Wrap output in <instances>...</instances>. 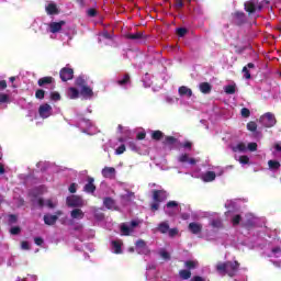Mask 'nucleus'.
Masks as SVG:
<instances>
[{"mask_svg":"<svg viewBox=\"0 0 281 281\" xmlns=\"http://www.w3.org/2000/svg\"><path fill=\"white\" fill-rule=\"evenodd\" d=\"M224 91H225V93H227L228 95H234V93H236V86H234V85L226 86V87L224 88Z\"/></svg>","mask_w":281,"mask_h":281,"instance_id":"nucleus-32","label":"nucleus"},{"mask_svg":"<svg viewBox=\"0 0 281 281\" xmlns=\"http://www.w3.org/2000/svg\"><path fill=\"white\" fill-rule=\"evenodd\" d=\"M190 159V156H188V154H183L178 158V161H180V164H188Z\"/></svg>","mask_w":281,"mask_h":281,"instance_id":"nucleus-40","label":"nucleus"},{"mask_svg":"<svg viewBox=\"0 0 281 281\" xmlns=\"http://www.w3.org/2000/svg\"><path fill=\"white\" fill-rule=\"evenodd\" d=\"M10 103V95L5 93L0 94V104H8Z\"/></svg>","mask_w":281,"mask_h":281,"instance_id":"nucleus-35","label":"nucleus"},{"mask_svg":"<svg viewBox=\"0 0 281 281\" xmlns=\"http://www.w3.org/2000/svg\"><path fill=\"white\" fill-rule=\"evenodd\" d=\"M8 88V82H5V80H1L0 81V91H3V89Z\"/></svg>","mask_w":281,"mask_h":281,"instance_id":"nucleus-55","label":"nucleus"},{"mask_svg":"<svg viewBox=\"0 0 281 281\" xmlns=\"http://www.w3.org/2000/svg\"><path fill=\"white\" fill-rule=\"evenodd\" d=\"M247 128H248V131H251L254 133V131H256V128H258V125L256 124V122H249L247 124Z\"/></svg>","mask_w":281,"mask_h":281,"instance_id":"nucleus-45","label":"nucleus"},{"mask_svg":"<svg viewBox=\"0 0 281 281\" xmlns=\"http://www.w3.org/2000/svg\"><path fill=\"white\" fill-rule=\"evenodd\" d=\"M177 34H178V36H186V34H188V30L180 27L177 30Z\"/></svg>","mask_w":281,"mask_h":281,"instance_id":"nucleus-50","label":"nucleus"},{"mask_svg":"<svg viewBox=\"0 0 281 281\" xmlns=\"http://www.w3.org/2000/svg\"><path fill=\"white\" fill-rule=\"evenodd\" d=\"M78 95H80V92L78 91V89L76 88H69L67 90V97L70 99V100H76L78 99Z\"/></svg>","mask_w":281,"mask_h":281,"instance_id":"nucleus-22","label":"nucleus"},{"mask_svg":"<svg viewBox=\"0 0 281 281\" xmlns=\"http://www.w3.org/2000/svg\"><path fill=\"white\" fill-rule=\"evenodd\" d=\"M130 82H131V77L128 75H125L123 79H120L117 81V85H120L121 87H124V85H128Z\"/></svg>","mask_w":281,"mask_h":281,"instance_id":"nucleus-34","label":"nucleus"},{"mask_svg":"<svg viewBox=\"0 0 281 281\" xmlns=\"http://www.w3.org/2000/svg\"><path fill=\"white\" fill-rule=\"evenodd\" d=\"M272 254H274V256H278V254H281V248L280 247L273 248Z\"/></svg>","mask_w":281,"mask_h":281,"instance_id":"nucleus-63","label":"nucleus"},{"mask_svg":"<svg viewBox=\"0 0 281 281\" xmlns=\"http://www.w3.org/2000/svg\"><path fill=\"white\" fill-rule=\"evenodd\" d=\"M202 181L205 183H210L216 179V173L214 171H207L201 176Z\"/></svg>","mask_w":281,"mask_h":281,"instance_id":"nucleus-14","label":"nucleus"},{"mask_svg":"<svg viewBox=\"0 0 281 281\" xmlns=\"http://www.w3.org/2000/svg\"><path fill=\"white\" fill-rule=\"evenodd\" d=\"M143 34L137 32L134 34H128L127 38H130L131 41H139V38H142Z\"/></svg>","mask_w":281,"mask_h":281,"instance_id":"nucleus-37","label":"nucleus"},{"mask_svg":"<svg viewBox=\"0 0 281 281\" xmlns=\"http://www.w3.org/2000/svg\"><path fill=\"white\" fill-rule=\"evenodd\" d=\"M211 225L212 227H216L218 229L223 227V222L221 221V218H215V220H212Z\"/></svg>","mask_w":281,"mask_h":281,"instance_id":"nucleus-36","label":"nucleus"},{"mask_svg":"<svg viewBox=\"0 0 281 281\" xmlns=\"http://www.w3.org/2000/svg\"><path fill=\"white\" fill-rule=\"evenodd\" d=\"M233 225H238L240 223V215H235L232 220Z\"/></svg>","mask_w":281,"mask_h":281,"instance_id":"nucleus-53","label":"nucleus"},{"mask_svg":"<svg viewBox=\"0 0 281 281\" xmlns=\"http://www.w3.org/2000/svg\"><path fill=\"white\" fill-rule=\"evenodd\" d=\"M274 153H273V155H276V153H281V145L280 144H278V143H276L274 144Z\"/></svg>","mask_w":281,"mask_h":281,"instance_id":"nucleus-58","label":"nucleus"},{"mask_svg":"<svg viewBox=\"0 0 281 281\" xmlns=\"http://www.w3.org/2000/svg\"><path fill=\"white\" fill-rule=\"evenodd\" d=\"M70 218L72 221H82L85 218V212L80 209H75L70 212Z\"/></svg>","mask_w":281,"mask_h":281,"instance_id":"nucleus-12","label":"nucleus"},{"mask_svg":"<svg viewBox=\"0 0 281 281\" xmlns=\"http://www.w3.org/2000/svg\"><path fill=\"white\" fill-rule=\"evenodd\" d=\"M103 203H104L105 207H108V210H113V207H115V201H113V199H111V198H105L103 200Z\"/></svg>","mask_w":281,"mask_h":281,"instance_id":"nucleus-28","label":"nucleus"},{"mask_svg":"<svg viewBox=\"0 0 281 281\" xmlns=\"http://www.w3.org/2000/svg\"><path fill=\"white\" fill-rule=\"evenodd\" d=\"M58 221V215H44V223L45 225H54Z\"/></svg>","mask_w":281,"mask_h":281,"instance_id":"nucleus-17","label":"nucleus"},{"mask_svg":"<svg viewBox=\"0 0 281 281\" xmlns=\"http://www.w3.org/2000/svg\"><path fill=\"white\" fill-rule=\"evenodd\" d=\"M245 10H246V12L254 14V12H256V10H258V5L254 1H248L245 3Z\"/></svg>","mask_w":281,"mask_h":281,"instance_id":"nucleus-19","label":"nucleus"},{"mask_svg":"<svg viewBox=\"0 0 281 281\" xmlns=\"http://www.w3.org/2000/svg\"><path fill=\"white\" fill-rule=\"evenodd\" d=\"M170 229V225H168V222H161L158 225V232H160V234H168Z\"/></svg>","mask_w":281,"mask_h":281,"instance_id":"nucleus-25","label":"nucleus"},{"mask_svg":"<svg viewBox=\"0 0 281 281\" xmlns=\"http://www.w3.org/2000/svg\"><path fill=\"white\" fill-rule=\"evenodd\" d=\"M239 267H240V263H238V261H225V262H217V265L215 266V269L221 276H229V278H234Z\"/></svg>","mask_w":281,"mask_h":281,"instance_id":"nucleus-1","label":"nucleus"},{"mask_svg":"<svg viewBox=\"0 0 281 281\" xmlns=\"http://www.w3.org/2000/svg\"><path fill=\"white\" fill-rule=\"evenodd\" d=\"M66 203L68 207H85V200L78 195L68 196Z\"/></svg>","mask_w":281,"mask_h":281,"instance_id":"nucleus-4","label":"nucleus"},{"mask_svg":"<svg viewBox=\"0 0 281 281\" xmlns=\"http://www.w3.org/2000/svg\"><path fill=\"white\" fill-rule=\"evenodd\" d=\"M115 168L113 167H105L102 169L101 173L104 179H115Z\"/></svg>","mask_w":281,"mask_h":281,"instance_id":"nucleus-11","label":"nucleus"},{"mask_svg":"<svg viewBox=\"0 0 281 281\" xmlns=\"http://www.w3.org/2000/svg\"><path fill=\"white\" fill-rule=\"evenodd\" d=\"M183 5V1L176 0V8H181Z\"/></svg>","mask_w":281,"mask_h":281,"instance_id":"nucleus-64","label":"nucleus"},{"mask_svg":"<svg viewBox=\"0 0 281 281\" xmlns=\"http://www.w3.org/2000/svg\"><path fill=\"white\" fill-rule=\"evenodd\" d=\"M234 153H247V145L245 143H239L236 146H233Z\"/></svg>","mask_w":281,"mask_h":281,"instance_id":"nucleus-24","label":"nucleus"},{"mask_svg":"<svg viewBox=\"0 0 281 281\" xmlns=\"http://www.w3.org/2000/svg\"><path fill=\"white\" fill-rule=\"evenodd\" d=\"M153 199L156 203H161V201H166V199H168V193L165 190H154Z\"/></svg>","mask_w":281,"mask_h":281,"instance_id":"nucleus-7","label":"nucleus"},{"mask_svg":"<svg viewBox=\"0 0 281 281\" xmlns=\"http://www.w3.org/2000/svg\"><path fill=\"white\" fill-rule=\"evenodd\" d=\"M151 210H153V212H157V210H159V202L153 203Z\"/></svg>","mask_w":281,"mask_h":281,"instance_id":"nucleus-59","label":"nucleus"},{"mask_svg":"<svg viewBox=\"0 0 281 281\" xmlns=\"http://www.w3.org/2000/svg\"><path fill=\"white\" fill-rule=\"evenodd\" d=\"M76 85L77 87H87V81L85 80V77H78L76 80Z\"/></svg>","mask_w":281,"mask_h":281,"instance_id":"nucleus-38","label":"nucleus"},{"mask_svg":"<svg viewBox=\"0 0 281 281\" xmlns=\"http://www.w3.org/2000/svg\"><path fill=\"white\" fill-rule=\"evenodd\" d=\"M47 14H58V7H56V3H49L46 7Z\"/></svg>","mask_w":281,"mask_h":281,"instance_id":"nucleus-27","label":"nucleus"},{"mask_svg":"<svg viewBox=\"0 0 281 281\" xmlns=\"http://www.w3.org/2000/svg\"><path fill=\"white\" fill-rule=\"evenodd\" d=\"M52 82H54V78L43 77V78L38 79L37 85L40 87H45V85H52Z\"/></svg>","mask_w":281,"mask_h":281,"instance_id":"nucleus-23","label":"nucleus"},{"mask_svg":"<svg viewBox=\"0 0 281 281\" xmlns=\"http://www.w3.org/2000/svg\"><path fill=\"white\" fill-rule=\"evenodd\" d=\"M21 248H22V249H25V250L30 249V243H27V241H22V243H21Z\"/></svg>","mask_w":281,"mask_h":281,"instance_id":"nucleus-56","label":"nucleus"},{"mask_svg":"<svg viewBox=\"0 0 281 281\" xmlns=\"http://www.w3.org/2000/svg\"><path fill=\"white\" fill-rule=\"evenodd\" d=\"M249 115H251V112L249 111V109L243 108L241 109V116L243 117H249Z\"/></svg>","mask_w":281,"mask_h":281,"instance_id":"nucleus-48","label":"nucleus"},{"mask_svg":"<svg viewBox=\"0 0 281 281\" xmlns=\"http://www.w3.org/2000/svg\"><path fill=\"white\" fill-rule=\"evenodd\" d=\"M139 225L138 221H132L130 224L123 223L120 226L122 236H131L135 232V227Z\"/></svg>","mask_w":281,"mask_h":281,"instance_id":"nucleus-2","label":"nucleus"},{"mask_svg":"<svg viewBox=\"0 0 281 281\" xmlns=\"http://www.w3.org/2000/svg\"><path fill=\"white\" fill-rule=\"evenodd\" d=\"M243 74H244V78H246V80H249L251 78V74L249 72V68L244 67L243 68Z\"/></svg>","mask_w":281,"mask_h":281,"instance_id":"nucleus-47","label":"nucleus"},{"mask_svg":"<svg viewBox=\"0 0 281 281\" xmlns=\"http://www.w3.org/2000/svg\"><path fill=\"white\" fill-rule=\"evenodd\" d=\"M179 276L182 280H190V278H192V272H190V270H180Z\"/></svg>","mask_w":281,"mask_h":281,"instance_id":"nucleus-29","label":"nucleus"},{"mask_svg":"<svg viewBox=\"0 0 281 281\" xmlns=\"http://www.w3.org/2000/svg\"><path fill=\"white\" fill-rule=\"evenodd\" d=\"M260 122L266 128H271V126H276V115L271 112H267L260 117Z\"/></svg>","mask_w":281,"mask_h":281,"instance_id":"nucleus-3","label":"nucleus"},{"mask_svg":"<svg viewBox=\"0 0 281 281\" xmlns=\"http://www.w3.org/2000/svg\"><path fill=\"white\" fill-rule=\"evenodd\" d=\"M10 233L13 235V236H16V234H21V228L19 226H15V227H12L10 229Z\"/></svg>","mask_w":281,"mask_h":281,"instance_id":"nucleus-51","label":"nucleus"},{"mask_svg":"<svg viewBox=\"0 0 281 281\" xmlns=\"http://www.w3.org/2000/svg\"><path fill=\"white\" fill-rule=\"evenodd\" d=\"M123 153H126V146L121 145L119 148L115 150V155H123Z\"/></svg>","mask_w":281,"mask_h":281,"instance_id":"nucleus-46","label":"nucleus"},{"mask_svg":"<svg viewBox=\"0 0 281 281\" xmlns=\"http://www.w3.org/2000/svg\"><path fill=\"white\" fill-rule=\"evenodd\" d=\"M59 76L63 82H67V80H71L74 78V69L65 67L60 70Z\"/></svg>","mask_w":281,"mask_h":281,"instance_id":"nucleus-9","label":"nucleus"},{"mask_svg":"<svg viewBox=\"0 0 281 281\" xmlns=\"http://www.w3.org/2000/svg\"><path fill=\"white\" fill-rule=\"evenodd\" d=\"M187 269H196L199 267V261L196 260H189L184 262Z\"/></svg>","mask_w":281,"mask_h":281,"instance_id":"nucleus-30","label":"nucleus"},{"mask_svg":"<svg viewBox=\"0 0 281 281\" xmlns=\"http://www.w3.org/2000/svg\"><path fill=\"white\" fill-rule=\"evenodd\" d=\"M87 13H88V16H95V14H98V11H95V9H89Z\"/></svg>","mask_w":281,"mask_h":281,"instance_id":"nucleus-54","label":"nucleus"},{"mask_svg":"<svg viewBox=\"0 0 281 281\" xmlns=\"http://www.w3.org/2000/svg\"><path fill=\"white\" fill-rule=\"evenodd\" d=\"M34 243H35V245L41 246V245H43V238H41V237H35V238H34Z\"/></svg>","mask_w":281,"mask_h":281,"instance_id":"nucleus-57","label":"nucleus"},{"mask_svg":"<svg viewBox=\"0 0 281 281\" xmlns=\"http://www.w3.org/2000/svg\"><path fill=\"white\" fill-rule=\"evenodd\" d=\"M165 212L168 216H175L179 212V203L177 201H169L166 204Z\"/></svg>","mask_w":281,"mask_h":281,"instance_id":"nucleus-5","label":"nucleus"},{"mask_svg":"<svg viewBox=\"0 0 281 281\" xmlns=\"http://www.w3.org/2000/svg\"><path fill=\"white\" fill-rule=\"evenodd\" d=\"M151 137L156 140H159L161 137H164V133L161 131H155L153 132Z\"/></svg>","mask_w":281,"mask_h":281,"instance_id":"nucleus-39","label":"nucleus"},{"mask_svg":"<svg viewBox=\"0 0 281 281\" xmlns=\"http://www.w3.org/2000/svg\"><path fill=\"white\" fill-rule=\"evenodd\" d=\"M159 256L162 257L164 260H170V254L166 250H160Z\"/></svg>","mask_w":281,"mask_h":281,"instance_id":"nucleus-44","label":"nucleus"},{"mask_svg":"<svg viewBox=\"0 0 281 281\" xmlns=\"http://www.w3.org/2000/svg\"><path fill=\"white\" fill-rule=\"evenodd\" d=\"M35 97L37 98V100H43V98H45V90H37L35 92Z\"/></svg>","mask_w":281,"mask_h":281,"instance_id":"nucleus-43","label":"nucleus"},{"mask_svg":"<svg viewBox=\"0 0 281 281\" xmlns=\"http://www.w3.org/2000/svg\"><path fill=\"white\" fill-rule=\"evenodd\" d=\"M136 251H138V254H144L145 256H148V254H150V249L148 248L144 239H138L136 241Z\"/></svg>","mask_w":281,"mask_h":281,"instance_id":"nucleus-6","label":"nucleus"},{"mask_svg":"<svg viewBox=\"0 0 281 281\" xmlns=\"http://www.w3.org/2000/svg\"><path fill=\"white\" fill-rule=\"evenodd\" d=\"M201 229H203V226L199 223H190L189 224V231L191 234H201Z\"/></svg>","mask_w":281,"mask_h":281,"instance_id":"nucleus-16","label":"nucleus"},{"mask_svg":"<svg viewBox=\"0 0 281 281\" xmlns=\"http://www.w3.org/2000/svg\"><path fill=\"white\" fill-rule=\"evenodd\" d=\"M9 223H11V224L16 223V215H10L9 216Z\"/></svg>","mask_w":281,"mask_h":281,"instance_id":"nucleus-61","label":"nucleus"},{"mask_svg":"<svg viewBox=\"0 0 281 281\" xmlns=\"http://www.w3.org/2000/svg\"><path fill=\"white\" fill-rule=\"evenodd\" d=\"M93 178H88V183L85 186V192L93 193L95 192V184H93Z\"/></svg>","mask_w":281,"mask_h":281,"instance_id":"nucleus-18","label":"nucleus"},{"mask_svg":"<svg viewBox=\"0 0 281 281\" xmlns=\"http://www.w3.org/2000/svg\"><path fill=\"white\" fill-rule=\"evenodd\" d=\"M238 161H239V164L245 166V165L249 164V157L248 156H240L238 158Z\"/></svg>","mask_w":281,"mask_h":281,"instance_id":"nucleus-42","label":"nucleus"},{"mask_svg":"<svg viewBox=\"0 0 281 281\" xmlns=\"http://www.w3.org/2000/svg\"><path fill=\"white\" fill-rule=\"evenodd\" d=\"M50 99H52V100H55V101L60 100V93H58V92H52V93H50Z\"/></svg>","mask_w":281,"mask_h":281,"instance_id":"nucleus-52","label":"nucleus"},{"mask_svg":"<svg viewBox=\"0 0 281 281\" xmlns=\"http://www.w3.org/2000/svg\"><path fill=\"white\" fill-rule=\"evenodd\" d=\"M199 89L201 93L207 94L212 91V85H210L209 82H202L200 83Z\"/></svg>","mask_w":281,"mask_h":281,"instance_id":"nucleus-21","label":"nucleus"},{"mask_svg":"<svg viewBox=\"0 0 281 281\" xmlns=\"http://www.w3.org/2000/svg\"><path fill=\"white\" fill-rule=\"evenodd\" d=\"M112 249L114 254H121L122 252V241L114 240L112 241Z\"/></svg>","mask_w":281,"mask_h":281,"instance_id":"nucleus-26","label":"nucleus"},{"mask_svg":"<svg viewBox=\"0 0 281 281\" xmlns=\"http://www.w3.org/2000/svg\"><path fill=\"white\" fill-rule=\"evenodd\" d=\"M167 233L171 238H173V236H177L179 234V231L177 228H169Z\"/></svg>","mask_w":281,"mask_h":281,"instance_id":"nucleus-49","label":"nucleus"},{"mask_svg":"<svg viewBox=\"0 0 281 281\" xmlns=\"http://www.w3.org/2000/svg\"><path fill=\"white\" fill-rule=\"evenodd\" d=\"M38 112H40L41 117H43L45 120V119L49 117V115H52V105H49L47 103L43 104L40 106Z\"/></svg>","mask_w":281,"mask_h":281,"instance_id":"nucleus-10","label":"nucleus"},{"mask_svg":"<svg viewBox=\"0 0 281 281\" xmlns=\"http://www.w3.org/2000/svg\"><path fill=\"white\" fill-rule=\"evenodd\" d=\"M268 166H269L270 170H278L280 168V161L269 160Z\"/></svg>","mask_w":281,"mask_h":281,"instance_id":"nucleus-31","label":"nucleus"},{"mask_svg":"<svg viewBox=\"0 0 281 281\" xmlns=\"http://www.w3.org/2000/svg\"><path fill=\"white\" fill-rule=\"evenodd\" d=\"M37 205H40V207H44V205H46V207L54 210V207H56V205H57V202L54 200H46V202H45L43 199H38Z\"/></svg>","mask_w":281,"mask_h":281,"instance_id":"nucleus-13","label":"nucleus"},{"mask_svg":"<svg viewBox=\"0 0 281 281\" xmlns=\"http://www.w3.org/2000/svg\"><path fill=\"white\" fill-rule=\"evenodd\" d=\"M247 148H248V150H250V153H256V150H258V144L249 143Z\"/></svg>","mask_w":281,"mask_h":281,"instance_id":"nucleus-41","label":"nucleus"},{"mask_svg":"<svg viewBox=\"0 0 281 281\" xmlns=\"http://www.w3.org/2000/svg\"><path fill=\"white\" fill-rule=\"evenodd\" d=\"M178 93L179 95L181 97H186V98H192V89L186 87V86H181L179 89H178Z\"/></svg>","mask_w":281,"mask_h":281,"instance_id":"nucleus-15","label":"nucleus"},{"mask_svg":"<svg viewBox=\"0 0 281 281\" xmlns=\"http://www.w3.org/2000/svg\"><path fill=\"white\" fill-rule=\"evenodd\" d=\"M177 143V138L172 137V136H166L164 144H166L167 146H172V144Z\"/></svg>","mask_w":281,"mask_h":281,"instance_id":"nucleus-33","label":"nucleus"},{"mask_svg":"<svg viewBox=\"0 0 281 281\" xmlns=\"http://www.w3.org/2000/svg\"><path fill=\"white\" fill-rule=\"evenodd\" d=\"M80 93L83 95V98H93V90L89 88V86H83Z\"/></svg>","mask_w":281,"mask_h":281,"instance_id":"nucleus-20","label":"nucleus"},{"mask_svg":"<svg viewBox=\"0 0 281 281\" xmlns=\"http://www.w3.org/2000/svg\"><path fill=\"white\" fill-rule=\"evenodd\" d=\"M191 281H205V279L203 277L195 276L191 279Z\"/></svg>","mask_w":281,"mask_h":281,"instance_id":"nucleus-62","label":"nucleus"},{"mask_svg":"<svg viewBox=\"0 0 281 281\" xmlns=\"http://www.w3.org/2000/svg\"><path fill=\"white\" fill-rule=\"evenodd\" d=\"M69 192H70L71 194H76V183L70 184V187H69Z\"/></svg>","mask_w":281,"mask_h":281,"instance_id":"nucleus-60","label":"nucleus"},{"mask_svg":"<svg viewBox=\"0 0 281 281\" xmlns=\"http://www.w3.org/2000/svg\"><path fill=\"white\" fill-rule=\"evenodd\" d=\"M66 24H67V22H65V21L50 22L48 24L49 32L52 34H58V32H60V30H63L64 25H66Z\"/></svg>","mask_w":281,"mask_h":281,"instance_id":"nucleus-8","label":"nucleus"}]
</instances>
